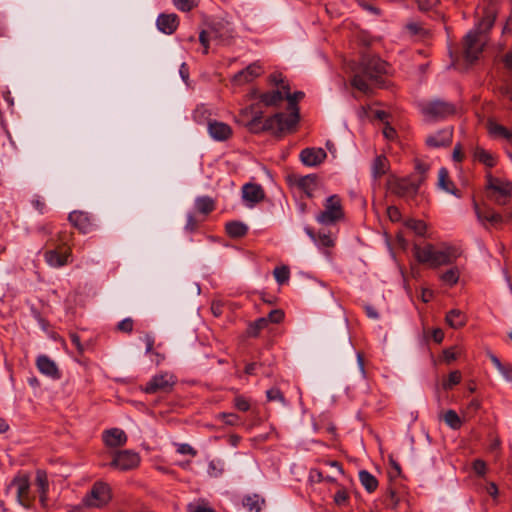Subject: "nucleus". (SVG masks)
<instances>
[{
    "mask_svg": "<svg viewBox=\"0 0 512 512\" xmlns=\"http://www.w3.org/2000/svg\"><path fill=\"white\" fill-rule=\"evenodd\" d=\"M233 405L241 412H247L250 409V401L243 395H237L233 400Z\"/></svg>",
    "mask_w": 512,
    "mask_h": 512,
    "instance_id": "nucleus-50",
    "label": "nucleus"
},
{
    "mask_svg": "<svg viewBox=\"0 0 512 512\" xmlns=\"http://www.w3.org/2000/svg\"><path fill=\"white\" fill-rule=\"evenodd\" d=\"M462 375L459 370L452 371L446 380L443 381L442 386L444 390H451L454 386L461 382Z\"/></svg>",
    "mask_w": 512,
    "mask_h": 512,
    "instance_id": "nucleus-43",
    "label": "nucleus"
},
{
    "mask_svg": "<svg viewBox=\"0 0 512 512\" xmlns=\"http://www.w3.org/2000/svg\"><path fill=\"white\" fill-rule=\"evenodd\" d=\"M306 232L310 236V238L313 241H315L318 245L323 246V247L334 246V241L332 240V238L329 234L319 232L316 235L310 228H306Z\"/></svg>",
    "mask_w": 512,
    "mask_h": 512,
    "instance_id": "nucleus-39",
    "label": "nucleus"
},
{
    "mask_svg": "<svg viewBox=\"0 0 512 512\" xmlns=\"http://www.w3.org/2000/svg\"><path fill=\"white\" fill-rule=\"evenodd\" d=\"M458 256V250L452 246H447L441 250L435 249L430 267L436 268L442 265L452 264Z\"/></svg>",
    "mask_w": 512,
    "mask_h": 512,
    "instance_id": "nucleus-15",
    "label": "nucleus"
},
{
    "mask_svg": "<svg viewBox=\"0 0 512 512\" xmlns=\"http://www.w3.org/2000/svg\"><path fill=\"white\" fill-rule=\"evenodd\" d=\"M348 493L344 488L339 489L334 495V502L338 506H345L348 503Z\"/></svg>",
    "mask_w": 512,
    "mask_h": 512,
    "instance_id": "nucleus-54",
    "label": "nucleus"
},
{
    "mask_svg": "<svg viewBox=\"0 0 512 512\" xmlns=\"http://www.w3.org/2000/svg\"><path fill=\"white\" fill-rule=\"evenodd\" d=\"M473 471L478 476H484L486 474L487 465L482 459H475L472 463Z\"/></svg>",
    "mask_w": 512,
    "mask_h": 512,
    "instance_id": "nucleus-56",
    "label": "nucleus"
},
{
    "mask_svg": "<svg viewBox=\"0 0 512 512\" xmlns=\"http://www.w3.org/2000/svg\"><path fill=\"white\" fill-rule=\"evenodd\" d=\"M489 134L494 138H503L512 143V131L492 120L487 124Z\"/></svg>",
    "mask_w": 512,
    "mask_h": 512,
    "instance_id": "nucleus-30",
    "label": "nucleus"
},
{
    "mask_svg": "<svg viewBox=\"0 0 512 512\" xmlns=\"http://www.w3.org/2000/svg\"><path fill=\"white\" fill-rule=\"evenodd\" d=\"M474 209L478 220L481 222L487 221L491 224L502 222V216L499 213L489 207L481 208L476 201H474Z\"/></svg>",
    "mask_w": 512,
    "mask_h": 512,
    "instance_id": "nucleus-27",
    "label": "nucleus"
},
{
    "mask_svg": "<svg viewBox=\"0 0 512 512\" xmlns=\"http://www.w3.org/2000/svg\"><path fill=\"white\" fill-rule=\"evenodd\" d=\"M434 252L435 247L430 243H427L423 247L416 243L413 245L414 257L420 264H428L430 266L434 256Z\"/></svg>",
    "mask_w": 512,
    "mask_h": 512,
    "instance_id": "nucleus-25",
    "label": "nucleus"
},
{
    "mask_svg": "<svg viewBox=\"0 0 512 512\" xmlns=\"http://www.w3.org/2000/svg\"><path fill=\"white\" fill-rule=\"evenodd\" d=\"M103 441L107 447L116 448L126 444L127 435L119 428H111L103 432Z\"/></svg>",
    "mask_w": 512,
    "mask_h": 512,
    "instance_id": "nucleus-20",
    "label": "nucleus"
},
{
    "mask_svg": "<svg viewBox=\"0 0 512 512\" xmlns=\"http://www.w3.org/2000/svg\"><path fill=\"white\" fill-rule=\"evenodd\" d=\"M177 452L184 455L188 454L193 457L197 455V451L192 446L186 443L180 444L177 448Z\"/></svg>",
    "mask_w": 512,
    "mask_h": 512,
    "instance_id": "nucleus-61",
    "label": "nucleus"
},
{
    "mask_svg": "<svg viewBox=\"0 0 512 512\" xmlns=\"http://www.w3.org/2000/svg\"><path fill=\"white\" fill-rule=\"evenodd\" d=\"M221 37L222 35L219 33L218 29L215 26H212L209 31L202 30L199 34V41L203 46V53L208 54L209 38L218 39Z\"/></svg>",
    "mask_w": 512,
    "mask_h": 512,
    "instance_id": "nucleus-34",
    "label": "nucleus"
},
{
    "mask_svg": "<svg viewBox=\"0 0 512 512\" xmlns=\"http://www.w3.org/2000/svg\"><path fill=\"white\" fill-rule=\"evenodd\" d=\"M220 463L219 462H215V461H211L208 465V473L210 476H213V477H218L219 475L222 474L223 472V468L222 467H218Z\"/></svg>",
    "mask_w": 512,
    "mask_h": 512,
    "instance_id": "nucleus-60",
    "label": "nucleus"
},
{
    "mask_svg": "<svg viewBox=\"0 0 512 512\" xmlns=\"http://www.w3.org/2000/svg\"><path fill=\"white\" fill-rule=\"evenodd\" d=\"M405 226L418 236H424L427 230V225L422 220L408 219L405 221Z\"/></svg>",
    "mask_w": 512,
    "mask_h": 512,
    "instance_id": "nucleus-41",
    "label": "nucleus"
},
{
    "mask_svg": "<svg viewBox=\"0 0 512 512\" xmlns=\"http://www.w3.org/2000/svg\"><path fill=\"white\" fill-rule=\"evenodd\" d=\"M421 112L429 120L441 121L455 115L457 107L452 102L436 98L424 103Z\"/></svg>",
    "mask_w": 512,
    "mask_h": 512,
    "instance_id": "nucleus-5",
    "label": "nucleus"
},
{
    "mask_svg": "<svg viewBox=\"0 0 512 512\" xmlns=\"http://www.w3.org/2000/svg\"><path fill=\"white\" fill-rule=\"evenodd\" d=\"M225 231L231 238H242L248 232V227L241 221H230L225 225Z\"/></svg>",
    "mask_w": 512,
    "mask_h": 512,
    "instance_id": "nucleus-31",
    "label": "nucleus"
},
{
    "mask_svg": "<svg viewBox=\"0 0 512 512\" xmlns=\"http://www.w3.org/2000/svg\"><path fill=\"white\" fill-rule=\"evenodd\" d=\"M487 178V188L499 194V197L496 198L495 201L498 204H505V199L512 194V183L508 181H503L499 178H495L491 175H489Z\"/></svg>",
    "mask_w": 512,
    "mask_h": 512,
    "instance_id": "nucleus-13",
    "label": "nucleus"
},
{
    "mask_svg": "<svg viewBox=\"0 0 512 512\" xmlns=\"http://www.w3.org/2000/svg\"><path fill=\"white\" fill-rule=\"evenodd\" d=\"M424 181L422 177L418 182L411 181L408 178H395L387 182L388 189L391 193L404 198H413L418 193L421 183Z\"/></svg>",
    "mask_w": 512,
    "mask_h": 512,
    "instance_id": "nucleus-9",
    "label": "nucleus"
},
{
    "mask_svg": "<svg viewBox=\"0 0 512 512\" xmlns=\"http://www.w3.org/2000/svg\"><path fill=\"white\" fill-rule=\"evenodd\" d=\"M12 488H16V497L17 501L20 505L25 508H29L32 503V498L30 496V480L29 476L26 474H17L10 484L6 487L5 493L9 494Z\"/></svg>",
    "mask_w": 512,
    "mask_h": 512,
    "instance_id": "nucleus-8",
    "label": "nucleus"
},
{
    "mask_svg": "<svg viewBox=\"0 0 512 512\" xmlns=\"http://www.w3.org/2000/svg\"><path fill=\"white\" fill-rule=\"evenodd\" d=\"M358 5L365 11L380 16L381 10L371 0H357Z\"/></svg>",
    "mask_w": 512,
    "mask_h": 512,
    "instance_id": "nucleus-49",
    "label": "nucleus"
},
{
    "mask_svg": "<svg viewBox=\"0 0 512 512\" xmlns=\"http://www.w3.org/2000/svg\"><path fill=\"white\" fill-rule=\"evenodd\" d=\"M344 217V211L341 199L338 195H331L326 199L324 210L321 211L316 219L324 225H332Z\"/></svg>",
    "mask_w": 512,
    "mask_h": 512,
    "instance_id": "nucleus-6",
    "label": "nucleus"
},
{
    "mask_svg": "<svg viewBox=\"0 0 512 512\" xmlns=\"http://www.w3.org/2000/svg\"><path fill=\"white\" fill-rule=\"evenodd\" d=\"M68 220L81 233H89L93 230L95 224L91 215L83 211H73L69 214Z\"/></svg>",
    "mask_w": 512,
    "mask_h": 512,
    "instance_id": "nucleus-14",
    "label": "nucleus"
},
{
    "mask_svg": "<svg viewBox=\"0 0 512 512\" xmlns=\"http://www.w3.org/2000/svg\"><path fill=\"white\" fill-rule=\"evenodd\" d=\"M188 512H216L213 508L205 504H189L187 506Z\"/></svg>",
    "mask_w": 512,
    "mask_h": 512,
    "instance_id": "nucleus-57",
    "label": "nucleus"
},
{
    "mask_svg": "<svg viewBox=\"0 0 512 512\" xmlns=\"http://www.w3.org/2000/svg\"><path fill=\"white\" fill-rule=\"evenodd\" d=\"M294 181L295 185L303 191L308 197L313 196V191L317 187L318 177L315 174H309L306 176L293 175L290 177Z\"/></svg>",
    "mask_w": 512,
    "mask_h": 512,
    "instance_id": "nucleus-22",
    "label": "nucleus"
},
{
    "mask_svg": "<svg viewBox=\"0 0 512 512\" xmlns=\"http://www.w3.org/2000/svg\"><path fill=\"white\" fill-rule=\"evenodd\" d=\"M157 28L164 34H173L179 26V18L176 14L162 13L156 20Z\"/></svg>",
    "mask_w": 512,
    "mask_h": 512,
    "instance_id": "nucleus-21",
    "label": "nucleus"
},
{
    "mask_svg": "<svg viewBox=\"0 0 512 512\" xmlns=\"http://www.w3.org/2000/svg\"><path fill=\"white\" fill-rule=\"evenodd\" d=\"M264 504V498H261L258 494L247 495L243 499V506L250 512H260Z\"/></svg>",
    "mask_w": 512,
    "mask_h": 512,
    "instance_id": "nucleus-33",
    "label": "nucleus"
},
{
    "mask_svg": "<svg viewBox=\"0 0 512 512\" xmlns=\"http://www.w3.org/2000/svg\"><path fill=\"white\" fill-rule=\"evenodd\" d=\"M327 157L326 151L322 148H305L300 153V160L306 166H317Z\"/></svg>",
    "mask_w": 512,
    "mask_h": 512,
    "instance_id": "nucleus-17",
    "label": "nucleus"
},
{
    "mask_svg": "<svg viewBox=\"0 0 512 512\" xmlns=\"http://www.w3.org/2000/svg\"><path fill=\"white\" fill-rule=\"evenodd\" d=\"M111 497L110 486L105 482L97 481L83 498V504L87 507L100 508L105 506L111 500Z\"/></svg>",
    "mask_w": 512,
    "mask_h": 512,
    "instance_id": "nucleus-7",
    "label": "nucleus"
},
{
    "mask_svg": "<svg viewBox=\"0 0 512 512\" xmlns=\"http://www.w3.org/2000/svg\"><path fill=\"white\" fill-rule=\"evenodd\" d=\"M406 29L412 36L425 37L428 35V30H426L420 22H409L406 24Z\"/></svg>",
    "mask_w": 512,
    "mask_h": 512,
    "instance_id": "nucleus-46",
    "label": "nucleus"
},
{
    "mask_svg": "<svg viewBox=\"0 0 512 512\" xmlns=\"http://www.w3.org/2000/svg\"><path fill=\"white\" fill-rule=\"evenodd\" d=\"M446 323L453 329H459L465 326L467 317L464 312L459 309H452L447 312L445 317Z\"/></svg>",
    "mask_w": 512,
    "mask_h": 512,
    "instance_id": "nucleus-29",
    "label": "nucleus"
},
{
    "mask_svg": "<svg viewBox=\"0 0 512 512\" xmlns=\"http://www.w3.org/2000/svg\"><path fill=\"white\" fill-rule=\"evenodd\" d=\"M388 170V160L384 155H379L375 158L372 165V175L375 179L380 178L386 174Z\"/></svg>",
    "mask_w": 512,
    "mask_h": 512,
    "instance_id": "nucleus-38",
    "label": "nucleus"
},
{
    "mask_svg": "<svg viewBox=\"0 0 512 512\" xmlns=\"http://www.w3.org/2000/svg\"><path fill=\"white\" fill-rule=\"evenodd\" d=\"M305 94L302 91H296L294 93H288L286 96V100L288 101V110L290 114L288 116L285 115V123L291 129V131L296 127L300 120V109L298 107V102L304 98Z\"/></svg>",
    "mask_w": 512,
    "mask_h": 512,
    "instance_id": "nucleus-12",
    "label": "nucleus"
},
{
    "mask_svg": "<svg viewBox=\"0 0 512 512\" xmlns=\"http://www.w3.org/2000/svg\"><path fill=\"white\" fill-rule=\"evenodd\" d=\"M35 484L37 486L38 492H48L49 483L47 474L44 471H37Z\"/></svg>",
    "mask_w": 512,
    "mask_h": 512,
    "instance_id": "nucleus-47",
    "label": "nucleus"
},
{
    "mask_svg": "<svg viewBox=\"0 0 512 512\" xmlns=\"http://www.w3.org/2000/svg\"><path fill=\"white\" fill-rule=\"evenodd\" d=\"M285 77L280 72H274L270 74L269 76V82L275 86H279L280 84L284 83Z\"/></svg>",
    "mask_w": 512,
    "mask_h": 512,
    "instance_id": "nucleus-64",
    "label": "nucleus"
},
{
    "mask_svg": "<svg viewBox=\"0 0 512 512\" xmlns=\"http://www.w3.org/2000/svg\"><path fill=\"white\" fill-rule=\"evenodd\" d=\"M242 197L245 201L254 205L261 202L265 198V192L261 185L247 183L242 188Z\"/></svg>",
    "mask_w": 512,
    "mask_h": 512,
    "instance_id": "nucleus-23",
    "label": "nucleus"
},
{
    "mask_svg": "<svg viewBox=\"0 0 512 512\" xmlns=\"http://www.w3.org/2000/svg\"><path fill=\"white\" fill-rule=\"evenodd\" d=\"M245 126L253 134L271 132L274 136L281 137L286 132H291V129L285 123V114L283 112L275 113L264 120L261 111L255 112L252 119Z\"/></svg>",
    "mask_w": 512,
    "mask_h": 512,
    "instance_id": "nucleus-3",
    "label": "nucleus"
},
{
    "mask_svg": "<svg viewBox=\"0 0 512 512\" xmlns=\"http://www.w3.org/2000/svg\"><path fill=\"white\" fill-rule=\"evenodd\" d=\"M489 358L492 364L505 377V379L507 381H512V364L502 363L500 359L494 354H490Z\"/></svg>",
    "mask_w": 512,
    "mask_h": 512,
    "instance_id": "nucleus-36",
    "label": "nucleus"
},
{
    "mask_svg": "<svg viewBox=\"0 0 512 512\" xmlns=\"http://www.w3.org/2000/svg\"><path fill=\"white\" fill-rule=\"evenodd\" d=\"M208 133L216 141H226L232 136V128L217 120L208 121Z\"/></svg>",
    "mask_w": 512,
    "mask_h": 512,
    "instance_id": "nucleus-16",
    "label": "nucleus"
},
{
    "mask_svg": "<svg viewBox=\"0 0 512 512\" xmlns=\"http://www.w3.org/2000/svg\"><path fill=\"white\" fill-rule=\"evenodd\" d=\"M133 327L134 321L132 318H125L117 324V330L123 333H131Z\"/></svg>",
    "mask_w": 512,
    "mask_h": 512,
    "instance_id": "nucleus-55",
    "label": "nucleus"
},
{
    "mask_svg": "<svg viewBox=\"0 0 512 512\" xmlns=\"http://www.w3.org/2000/svg\"><path fill=\"white\" fill-rule=\"evenodd\" d=\"M274 277L278 284L282 285L289 280L290 270L287 266L283 265L276 267L273 271Z\"/></svg>",
    "mask_w": 512,
    "mask_h": 512,
    "instance_id": "nucleus-45",
    "label": "nucleus"
},
{
    "mask_svg": "<svg viewBox=\"0 0 512 512\" xmlns=\"http://www.w3.org/2000/svg\"><path fill=\"white\" fill-rule=\"evenodd\" d=\"M69 234L66 232L58 233V243L53 239L48 241L49 245L54 248L45 251L44 259L48 265L55 268H60L68 263V259L71 256V248L67 245Z\"/></svg>",
    "mask_w": 512,
    "mask_h": 512,
    "instance_id": "nucleus-4",
    "label": "nucleus"
},
{
    "mask_svg": "<svg viewBox=\"0 0 512 512\" xmlns=\"http://www.w3.org/2000/svg\"><path fill=\"white\" fill-rule=\"evenodd\" d=\"M261 73L262 67L257 63H252L245 69L236 73L233 77V82L236 85H243L253 81L255 78L259 77Z\"/></svg>",
    "mask_w": 512,
    "mask_h": 512,
    "instance_id": "nucleus-19",
    "label": "nucleus"
},
{
    "mask_svg": "<svg viewBox=\"0 0 512 512\" xmlns=\"http://www.w3.org/2000/svg\"><path fill=\"white\" fill-rule=\"evenodd\" d=\"M474 158L490 168L496 165L495 157L490 152L479 146L474 150Z\"/></svg>",
    "mask_w": 512,
    "mask_h": 512,
    "instance_id": "nucleus-37",
    "label": "nucleus"
},
{
    "mask_svg": "<svg viewBox=\"0 0 512 512\" xmlns=\"http://www.w3.org/2000/svg\"><path fill=\"white\" fill-rule=\"evenodd\" d=\"M387 215L392 222H398L401 219V212L396 206H389Z\"/></svg>",
    "mask_w": 512,
    "mask_h": 512,
    "instance_id": "nucleus-59",
    "label": "nucleus"
},
{
    "mask_svg": "<svg viewBox=\"0 0 512 512\" xmlns=\"http://www.w3.org/2000/svg\"><path fill=\"white\" fill-rule=\"evenodd\" d=\"M359 480L368 493H373L378 487V480L367 470L359 472Z\"/></svg>",
    "mask_w": 512,
    "mask_h": 512,
    "instance_id": "nucleus-32",
    "label": "nucleus"
},
{
    "mask_svg": "<svg viewBox=\"0 0 512 512\" xmlns=\"http://www.w3.org/2000/svg\"><path fill=\"white\" fill-rule=\"evenodd\" d=\"M139 463L140 456L138 453L131 450H121L114 454L113 460L109 465L120 471H128L136 468Z\"/></svg>",
    "mask_w": 512,
    "mask_h": 512,
    "instance_id": "nucleus-11",
    "label": "nucleus"
},
{
    "mask_svg": "<svg viewBox=\"0 0 512 512\" xmlns=\"http://www.w3.org/2000/svg\"><path fill=\"white\" fill-rule=\"evenodd\" d=\"M69 336H70V340H71L72 344L76 347L77 351L80 354H83L84 347L81 343L80 336L77 333H70Z\"/></svg>",
    "mask_w": 512,
    "mask_h": 512,
    "instance_id": "nucleus-63",
    "label": "nucleus"
},
{
    "mask_svg": "<svg viewBox=\"0 0 512 512\" xmlns=\"http://www.w3.org/2000/svg\"><path fill=\"white\" fill-rule=\"evenodd\" d=\"M439 0H418V7L422 11H429L436 7Z\"/></svg>",
    "mask_w": 512,
    "mask_h": 512,
    "instance_id": "nucleus-58",
    "label": "nucleus"
},
{
    "mask_svg": "<svg viewBox=\"0 0 512 512\" xmlns=\"http://www.w3.org/2000/svg\"><path fill=\"white\" fill-rule=\"evenodd\" d=\"M497 4L489 2L483 7L482 18L475 30H471L464 38V54L466 60L474 62L482 52L483 43L480 39L482 33L489 31L496 19Z\"/></svg>",
    "mask_w": 512,
    "mask_h": 512,
    "instance_id": "nucleus-2",
    "label": "nucleus"
},
{
    "mask_svg": "<svg viewBox=\"0 0 512 512\" xmlns=\"http://www.w3.org/2000/svg\"><path fill=\"white\" fill-rule=\"evenodd\" d=\"M36 366L42 374L53 379H59L61 376L56 363L46 355H40L37 357Z\"/></svg>",
    "mask_w": 512,
    "mask_h": 512,
    "instance_id": "nucleus-24",
    "label": "nucleus"
},
{
    "mask_svg": "<svg viewBox=\"0 0 512 512\" xmlns=\"http://www.w3.org/2000/svg\"><path fill=\"white\" fill-rule=\"evenodd\" d=\"M263 367V364L252 362L245 366L244 372L247 375H255L259 369Z\"/></svg>",
    "mask_w": 512,
    "mask_h": 512,
    "instance_id": "nucleus-62",
    "label": "nucleus"
},
{
    "mask_svg": "<svg viewBox=\"0 0 512 512\" xmlns=\"http://www.w3.org/2000/svg\"><path fill=\"white\" fill-rule=\"evenodd\" d=\"M452 137V128H445L433 135H429L426 139V144L431 148L447 147L452 143Z\"/></svg>",
    "mask_w": 512,
    "mask_h": 512,
    "instance_id": "nucleus-18",
    "label": "nucleus"
},
{
    "mask_svg": "<svg viewBox=\"0 0 512 512\" xmlns=\"http://www.w3.org/2000/svg\"><path fill=\"white\" fill-rule=\"evenodd\" d=\"M389 64L376 55H363L355 71L351 86L364 94H369L373 86L384 85L383 76L388 73Z\"/></svg>",
    "mask_w": 512,
    "mask_h": 512,
    "instance_id": "nucleus-1",
    "label": "nucleus"
},
{
    "mask_svg": "<svg viewBox=\"0 0 512 512\" xmlns=\"http://www.w3.org/2000/svg\"><path fill=\"white\" fill-rule=\"evenodd\" d=\"M195 207L198 212L208 215L215 209V201L209 196H201L196 198Z\"/></svg>",
    "mask_w": 512,
    "mask_h": 512,
    "instance_id": "nucleus-35",
    "label": "nucleus"
},
{
    "mask_svg": "<svg viewBox=\"0 0 512 512\" xmlns=\"http://www.w3.org/2000/svg\"><path fill=\"white\" fill-rule=\"evenodd\" d=\"M217 419L229 426L238 425L240 422V417L235 413L221 412L217 415Z\"/></svg>",
    "mask_w": 512,
    "mask_h": 512,
    "instance_id": "nucleus-48",
    "label": "nucleus"
},
{
    "mask_svg": "<svg viewBox=\"0 0 512 512\" xmlns=\"http://www.w3.org/2000/svg\"><path fill=\"white\" fill-rule=\"evenodd\" d=\"M268 401H280L283 404L286 403L285 397L279 388L273 387L266 392Z\"/></svg>",
    "mask_w": 512,
    "mask_h": 512,
    "instance_id": "nucleus-52",
    "label": "nucleus"
},
{
    "mask_svg": "<svg viewBox=\"0 0 512 512\" xmlns=\"http://www.w3.org/2000/svg\"><path fill=\"white\" fill-rule=\"evenodd\" d=\"M438 186L442 190L456 196L457 198L462 196L460 190L455 187L453 181L450 179L449 172L445 167H442L439 170Z\"/></svg>",
    "mask_w": 512,
    "mask_h": 512,
    "instance_id": "nucleus-26",
    "label": "nucleus"
},
{
    "mask_svg": "<svg viewBox=\"0 0 512 512\" xmlns=\"http://www.w3.org/2000/svg\"><path fill=\"white\" fill-rule=\"evenodd\" d=\"M176 380L173 375L161 373L153 376L143 388L147 394H155L158 392L169 393L172 391Z\"/></svg>",
    "mask_w": 512,
    "mask_h": 512,
    "instance_id": "nucleus-10",
    "label": "nucleus"
},
{
    "mask_svg": "<svg viewBox=\"0 0 512 512\" xmlns=\"http://www.w3.org/2000/svg\"><path fill=\"white\" fill-rule=\"evenodd\" d=\"M173 4L183 12H189L197 5L195 0H173Z\"/></svg>",
    "mask_w": 512,
    "mask_h": 512,
    "instance_id": "nucleus-51",
    "label": "nucleus"
},
{
    "mask_svg": "<svg viewBox=\"0 0 512 512\" xmlns=\"http://www.w3.org/2000/svg\"><path fill=\"white\" fill-rule=\"evenodd\" d=\"M285 317L284 311L282 309H274L269 312L268 316L265 317L269 323L279 324L283 321Z\"/></svg>",
    "mask_w": 512,
    "mask_h": 512,
    "instance_id": "nucleus-53",
    "label": "nucleus"
},
{
    "mask_svg": "<svg viewBox=\"0 0 512 512\" xmlns=\"http://www.w3.org/2000/svg\"><path fill=\"white\" fill-rule=\"evenodd\" d=\"M459 276V270L456 267H454L444 272L441 275V280L444 283L448 284L449 286H454L458 282Z\"/></svg>",
    "mask_w": 512,
    "mask_h": 512,
    "instance_id": "nucleus-44",
    "label": "nucleus"
},
{
    "mask_svg": "<svg viewBox=\"0 0 512 512\" xmlns=\"http://www.w3.org/2000/svg\"><path fill=\"white\" fill-rule=\"evenodd\" d=\"M258 98L260 103L267 107H277L284 100V96L280 90L261 93Z\"/></svg>",
    "mask_w": 512,
    "mask_h": 512,
    "instance_id": "nucleus-28",
    "label": "nucleus"
},
{
    "mask_svg": "<svg viewBox=\"0 0 512 512\" xmlns=\"http://www.w3.org/2000/svg\"><path fill=\"white\" fill-rule=\"evenodd\" d=\"M445 423L452 429L457 430L461 427L462 421L456 411L449 409L443 415Z\"/></svg>",
    "mask_w": 512,
    "mask_h": 512,
    "instance_id": "nucleus-42",
    "label": "nucleus"
},
{
    "mask_svg": "<svg viewBox=\"0 0 512 512\" xmlns=\"http://www.w3.org/2000/svg\"><path fill=\"white\" fill-rule=\"evenodd\" d=\"M268 326V320L261 317L251 322L247 329V334L250 337H257L259 333Z\"/></svg>",
    "mask_w": 512,
    "mask_h": 512,
    "instance_id": "nucleus-40",
    "label": "nucleus"
}]
</instances>
